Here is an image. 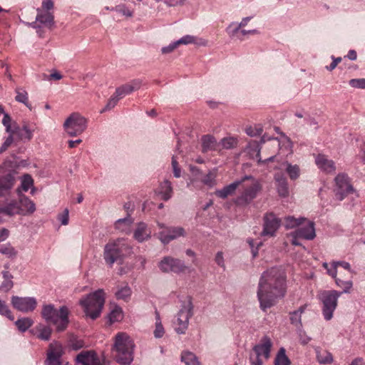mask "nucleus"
I'll return each mask as SVG.
<instances>
[{"label": "nucleus", "mask_w": 365, "mask_h": 365, "mask_svg": "<svg viewBox=\"0 0 365 365\" xmlns=\"http://www.w3.org/2000/svg\"><path fill=\"white\" fill-rule=\"evenodd\" d=\"M286 274L277 267H272L264 272L260 277L257 297L260 308L265 311L274 306L287 292Z\"/></svg>", "instance_id": "obj_1"}, {"label": "nucleus", "mask_w": 365, "mask_h": 365, "mask_svg": "<svg viewBox=\"0 0 365 365\" xmlns=\"http://www.w3.org/2000/svg\"><path fill=\"white\" fill-rule=\"evenodd\" d=\"M133 341L126 333L119 332L115 335L113 351L119 364L129 365L133 361Z\"/></svg>", "instance_id": "obj_2"}, {"label": "nucleus", "mask_w": 365, "mask_h": 365, "mask_svg": "<svg viewBox=\"0 0 365 365\" xmlns=\"http://www.w3.org/2000/svg\"><path fill=\"white\" fill-rule=\"evenodd\" d=\"M68 309L62 306L59 309L55 308L53 304H43L41 310V316L48 323L56 326L57 331H64L68 324Z\"/></svg>", "instance_id": "obj_3"}, {"label": "nucleus", "mask_w": 365, "mask_h": 365, "mask_svg": "<svg viewBox=\"0 0 365 365\" xmlns=\"http://www.w3.org/2000/svg\"><path fill=\"white\" fill-rule=\"evenodd\" d=\"M80 304L86 315L92 319L99 317L105 303V293L103 289H98L82 298Z\"/></svg>", "instance_id": "obj_4"}, {"label": "nucleus", "mask_w": 365, "mask_h": 365, "mask_svg": "<svg viewBox=\"0 0 365 365\" xmlns=\"http://www.w3.org/2000/svg\"><path fill=\"white\" fill-rule=\"evenodd\" d=\"M242 180L243 190L235 200V203L240 205L251 202L261 190L262 186L259 180L252 175H245Z\"/></svg>", "instance_id": "obj_5"}, {"label": "nucleus", "mask_w": 365, "mask_h": 365, "mask_svg": "<svg viewBox=\"0 0 365 365\" xmlns=\"http://www.w3.org/2000/svg\"><path fill=\"white\" fill-rule=\"evenodd\" d=\"M341 292L336 290L323 291L319 295V299L323 304L322 314L327 321L333 317V313L337 307V302Z\"/></svg>", "instance_id": "obj_6"}, {"label": "nucleus", "mask_w": 365, "mask_h": 365, "mask_svg": "<svg viewBox=\"0 0 365 365\" xmlns=\"http://www.w3.org/2000/svg\"><path fill=\"white\" fill-rule=\"evenodd\" d=\"M193 306L191 302H184L180 311L178 312L176 319L174 322L175 330L179 334L185 333L188 328L189 321L192 316Z\"/></svg>", "instance_id": "obj_7"}, {"label": "nucleus", "mask_w": 365, "mask_h": 365, "mask_svg": "<svg viewBox=\"0 0 365 365\" xmlns=\"http://www.w3.org/2000/svg\"><path fill=\"white\" fill-rule=\"evenodd\" d=\"M125 244L123 240H118L108 242L104 248V259L107 264L112 266L113 263L120 258Z\"/></svg>", "instance_id": "obj_8"}, {"label": "nucleus", "mask_w": 365, "mask_h": 365, "mask_svg": "<svg viewBox=\"0 0 365 365\" xmlns=\"http://www.w3.org/2000/svg\"><path fill=\"white\" fill-rule=\"evenodd\" d=\"M86 127V120L83 115H70L64 123V128L71 136L81 133Z\"/></svg>", "instance_id": "obj_9"}, {"label": "nucleus", "mask_w": 365, "mask_h": 365, "mask_svg": "<svg viewBox=\"0 0 365 365\" xmlns=\"http://www.w3.org/2000/svg\"><path fill=\"white\" fill-rule=\"evenodd\" d=\"M158 225L162 229V231L158 234V238L163 244H168L170 241L185 235V230L181 227H165L162 223H158Z\"/></svg>", "instance_id": "obj_10"}, {"label": "nucleus", "mask_w": 365, "mask_h": 365, "mask_svg": "<svg viewBox=\"0 0 365 365\" xmlns=\"http://www.w3.org/2000/svg\"><path fill=\"white\" fill-rule=\"evenodd\" d=\"M11 303L14 309L21 312H33L37 306L36 298L31 297L13 296Z\"/></svg>", "instance_id": "obj_11"}, {"label": "nucleus", "mask_w": 365, "mask_h": 365, "mask_svg": "<svg viewBox=\"0 0 365 365\" xmlns=\"http://www.w3.org/2000/svg\"><path fill=\"white\" fill-rule=\"evenodd\" d=\"M261 146L257 141H250L243 150L245 156L249 159L256 160L259 165L265 164L272 161L274 156H271L264 160L260 157Z\"/></svg>", "instance_id": "obj_12"}, {"label": "nucleus", "mask_w": 365, "mask_h": 365, "mask_svg": "<svg viewBox=\"0 0 365 365\" xmlns=\"http://www.w3.org/2000/svg\"><path fill=\"white\" fill-rule=\"evenodd\" d=\"M159 268L163 272L180 273L185 270L186 267L184 263L178 259L171 257H165L159 262Z\"/></svg>", "instance_id": "obj_13"}, {"label": "nucleus", "mask_w": 365, "mask_h": 365, "mask_svg": "<svg viewBox=\"0 0 365 365\" xmlns=\"http://www.w3.org/2000/svg\"><path fill=\"white\" fill-rule=\"evenodd\" d=\"M281 221L272 212H269L264 216L263 230L262 236L273 237L280 226Z\"/></svg>", "instance_id": "obj_14"}, {"label": "nucleus", "mask_w": 365, "mask_h": 365, "mask_svg": "<svg viewBox=\"0 0 365 365\" xmlns=\"http://www.w3.org/2000/svg\"><path fill=\"white\" fill-rule=\"evenodd\" d=\"M272 347V341L271 339L267 336H264L258 344L254 346L252 351L264 356V359H268L270 356Z\"/></svg>", "instance_id": "obj_15"}, {"label": "nucleus", "mask_w": 365, "mask_h": 365, "mask_svg": "<svg viewBox=\"0 0 365 365\" xmlns=\"http://www.w3.org/2000/svg\"><path fill=\"white\" fill-rule=\"evenodd\" d=\"M304 223V226L295 231V236L308 240H313L316 237L314 223L307 220Z\"/></svg>", "instance_id": "obj_16"}, {"label": "nucleus", "mask_w": 365, "mask_h": 365, "mask_svg": "<svg viewBox=\"0 0 365 365\" xmlns=\"http://www.w3.org/2000/svg\"><path fill=\"white\" fill-rule=\"evenodd\" d=\"M76 361L81 365H100L101 362L93 351H82L76 356Z\"/></svg>", "instance_id": "obj_17"}, {"label": "nucleus", "mask_w": 365, "mask_h": 365, "mask_svg": "<svg viewBox=\"0 0 365 365\" xmlns=\"http://www.w3.org/2000/svg\"><path fill=\"white\" fill-rule=\"evenodd\" d=\"M20 215H29L36 210L34 202L25 195L20 197L18 200Z\"/></svg>", "instance_id": "obj_18"}, {"label": "nucleus", "mask_w": 365, "mask_h": 365, "mask_svg": "<svg viewBox=\"0 0 365 365\" xmlns=\"http://www.w3.org/2000/svg\"><path fill=\"white\" fill-rule=\"evenodd\" d=\"M140 86V82L139 81H133L130 83H127L117 88L113 94L120 100L125 96L131 93L133 91L138 90Z\"/></svg>", "instance_id": "obj_19"}, {"label": "nucleus", "mask_w": 365, "mask_h": 365, "mask_svg": "<svg viewBox=\"0 0 365 365\" xmlns=\"http://www.w3.org/2000/svg\"><path fill=\"white\" fill-rule=\"evenodd\" d=\"M335 182L341 193H350L354 192V189L350 184L347 175L340 173L335 178Z\"/></svg>", "instance_id": "obj_20"}, {"label": "nucleus", "mask_w": 365, "mask_h": 365, "mask_svg": "<svg viewBox=\"0 0 365 365\" xmlns=\"http://www.w3.org/2000/svg\"><path fill=\"white\" fill-rule=\"evenodd\" d=\"M315 163L317 167L324 172L330 173L335 170V165L333 160H329L327 157L322 154L316 156Z\"/></svg>", "instance_id": "obj_21"}, {"label": "nucleus", "mask_w": 365, "mask_h": 365, "mask_svg": "<svg viewBox=\"0 0 365 365\" xmlns=\"http://www.w3.org/2000/svg\"><path fill=\"white\" fill-rule=\"evenodd\" d=\"M36 22L48 28H51L54 25V16L52 12L43 11L39 8L36 9Z\"/></svg>", "instance_id": "obj_22"}, {"label": "nucleus", "mask_w": 365, "mask_h": 365, "mask_svg": "<svg viewBox=\"0 0 365 365\" xmlns=\"http://www.w3.org/2000/svg\"><path fill=\"white\" fill-rule=\"evenodd\" d=\"M242 185V180H236L230 185L225 186L223 188L220 190H217L215 192L217 196L220 198L225 199L230 195H232L235 193L237 188Z\"/></svg>", "instance_id": "obj_23"}, {"label": "nucleus", "mask_w": 365, "mask_h": 365, "mask_svg": "<svg viewBox=\"0 0 365 365\" xmlns=\"http://www.w3.org/2000/svg\"><path fill=\"white\" fill-rule=\"evenodd\" d=\"M18 200H10L7 202L4 206L0 207V214H4L8 216H14L20 215Z\"/></svg>", "instance_id": "obj_24"}, {"label": "nucleus", "mask_w": 365, "mask_h": 365, "mask_svg": "<svg viewBox=\"0 0 365 365\" xmlns=\"http://www.w3.org/2000/svg\"><path fill=\"white\" fill-rule=\"evenodd\" d=\"M151 232L148 229L146 224L140 222L134 232V238L141 242L150 237Z\"/></svg>", "instance_id": "obj_25"}, {"label": "nucleus", "mask_w": 365, "mask_h": 365, "mask_svg": "<svg viewBox=\"0 0 365 365\" xmlns=\"http://www.w3.org/2000/svg\"><path fill=\"white\" fill-rule=\"evenodd\" d=\"M173 193V188L171 183L168 180L163 182L158 189L156 190V194L164 200H169Z\"/></svg>", "instance_id": "obj_26"}, {"label": "nucleus", "mask_w": 365, "mask_h": 365, "mask_svg": "<svg viewBox=\"0 0 365 365\" xmlns=\"http://www.w3.org/2000/svg\"><path fill=\"white\" fill-rule=\"evenodd\" d=\"M276 187L280 197H286L289 195L288 185L284 176H275Z\"/></svg>", "instance_id": "obj_27"}, {"label": "nucleus", "mask_w": 365, "mask_h": 365, "mask_svg": "<svg viewBox=\"0 0 365 365\" xmlns=\"http://www.w3.org/2000/svg\"><path fill=\"white\" fill-rule=\"evenodd\" d=\"M281 137L279 139L277 138H273L274 140V144L277 145L279 147L280 150H286L287 152V154H292V143L291 142L290 139L285 135L284 133H280Z\"/></svg>", "instance_id": "obj_28"}, {"label": "nucleus", "mask_w": 365, "mask_h": 365, "mask_svg": "<svg viewBox=\"0 0 365 365\" xmlns=\"http://www.w3.org/2000/svg\"><path fill=\"white\" fill-rule=\"evenodd\" d=\"M307 307V304L299 307L297 310L290 312V322L291 324L297 326H302V314L305 312Z\"/></svg>", "instance_id": "obj_29"}, {"label": "nucleus", "mask_w": 365, "mask_h": 365, "mask_svg": "<svg viewBox=\"0 0 365 365\" xmlns=\"http://www.w3.org/2000/svg\"><path fill=\"white\" fill-rule=\"evenodd\" d=\"M14 177L12 174H8L0 182V197L10 190L14 184Z\"/></svg>", "instance_id": "obj_30"}, {"label": "nucleus", "mask_w": 365, "mask_h": 365, "mask_svg": "<svg viewBox=\"0 0 365 365\" xmlns=\"http://www.w3.org/2000/svg\"><path fill=\"white\" fill-rule=\"evenodd\" d=\"M2 276L4 281L0 285V290L6 292L11 289L14 286L13 275L9 271L4 270L2 272Z\"/></svg>", "instance_id": "obj_31"}, {"label": "nucleus", "mask_w": 365, "mask_h": 365, "mask_svg": "<svg viewBox=\"0 0 365 365\" xmlns=\"http://www.w3.org/2000/svg\"><path fill=\"white\" fill-rule=\"evenodd\" d=\"M317 359L320 364H330L333 361V357L330 352L319 348L316 349Z\"/></svg>", "instance_id": "obj_32"}, {"label": "nucleus", "mask_w": 365, "mask_h": 365, "mask_svg": "<svg viewBox=\"0 0 365 365\" xmlns=\"http://www.w3.org/2000/svg\"><path fill=\"white\" fill-rule=\"evenodd\" d=\"M131 294L132 291L130 287L128 284H125L119 287L115 292V295L117 299L128 301L130 299Z\"/></svg>", "instance_id": "obj_33"}, {"label": "nucleus", "mask_w": 365, "mask_h": 365, "mask_svg": "<svg viewBox=\"0 0 365 365\" xmlns=\"http://www.w3.org/2000/svg\"><path fill=\"white\" fill-rule=\"evenodd\" d=\"M291 361L286 354V350L281 347L274 359V365H290Z\"/></svg>", "instance_id": "obj_34"}, {"label": "nucleus", "mask_w": 365, "mask_h": 365, "mask_svg": "<svg viewBox=\"0 0 365 365\" xmlns=\"http://www.w3.org/2000/svg\"><path fill=\"white\" fill-rule=\"evenodd\" d=\"M286 172L291 180H296L299 177L300 170L297 165H292L288 162L284 163Z\"/></svg>", "instance_id": "obj_35"}, {"label": "nucleus", "mask_w": 365, "mask_h": 365, "mask_svg": "<svg viewBox=\"0 0 365 365\" xmlns=\"http://www.w3.org/2000/svg\"><path fill=\"white\" fill-rule=\"evenodd\" d=\"M33 323V320L29 317H23L15 322L16 326L21 332L26 331L32 326Z\"/></svg>", "instance_id": "obj_36"}, {"label": "nucleus", "mask_w": 365, "mask_h": 365, "mask_svg": "<svg viewBox=\"0 0 365 365\" xmlns=\"http://www.w3.org/2000/svg\"><path fill=\"white\" fill-rule=\"evenodd\" d=\"M220 144L224 149H233L237 146L238 139L233 136L225 137L221 140Z\"/></svg>", "instance_id": "obj_37"}, {"label": "nucleus", "mask_w": 365, "mask_h": 365, "mask_svg": "<svg viewBox=\"0 0 365 365\" xmlns=\"http://www.w3.org/2000/svg\"><path fill=\"white\" fill-rule=\"evenodd\" d=\"M181 361L185 365H200L195 355L190 351H185L182 354Z\"/></svg>", "instance_id": "obj_38"}, {"label": "nucleus", "mask_w": 365, "mask_h": 365, "mask_svg": "<svg viewBox=\"0 0 365 365\" xmlns=\"http://www.w3.org/2000/svg\"><path fill=\"white\" fill-rule=\"evenodd\" d=\"M123 319V312L119 307H115L108 314V319L110 323L120 322Z\"/></svg>", "instance_id": "obj_39"}, {"label": "nucleus", "mask_w": 365, "mask_h": 365, "mask_svg": "<svg viewBox=\"0 0 365 365\" xmlns=\"http://www.w3.org/2000/svg\"><path fill=\"white\" fill-rule=\"evenodd\" d=\"M47 354H53V356L61 357L63 354L62 344L58 341H53L49 344Z\"/></svg>", "instance_id": "obj_40"}, {"label": "nucleus", "mask_w": 365, "mask_h": 365, "mask_svg": "<svg viewBox=\"0 0 365 365\" xmlns=\"http://www.w3.org/2000/svg\"><path fill=\"white\" fill-rule=\"evenodd\" d=\"M305 221L306 219L303 217L295 218L294 217H287L285 218V226L287 229L294 228L304 224Z\"/></svg>", "instance_id": "obj_41"}, {"label": "nucleus", "mask_w": 365, "mask_h": 365, "mask_svg": "<svg viewBox=\"0 0 365 365\" xmlns=\"http://www.w3.org/2000/svg\"><path fill=\"white\" fill-rule=\"evenodd\" d=\"M165 334L164 328L161 323L160 314L155 312V329L154 330V336L155 338H161Z\"/></svg>", "instance_id": "obj_42"}, {"label": "nucleus", "mask_w": 365, "mask_h": 365, "mask_svg": "<svg viewBox=\"0 0 365 365\" xmlns=\"http://www.w3.org/2000/svg\"><path fill=\"white\" fill-rule=\"evenodd\" d=\"M0 253L6 255L9 258H14L16 255V252L9 244L0 243Z\"/></svg>", "instance_id": "obj_43"}, {"label": "nucleus", "mask_w": 365, "mask_h": 365, "mask_svg": "<svg viewBox=\"0 0 365 365\" xmlns=\"http://www.w3.org/2000/svg\"><path fill=\"white\" fill-rule=\"evenodd\" d=\"M216 144V140L214 137L211 135H204L202 138V145L204 151L211 150Z\"/></svg>", "instance_id": "obj_44"}, {"label": "nucleus", "mask_w": 365, "mask_h": 365, "mask_svg": "<svg viewBox=\"0 0 365 365\" xmlns=\"http://www.w3.org/2000/svg\"><path fill=\"white\" fill-rule=\"evenodd\" d=\"M132 220L130 218L119 219L115 222V227L122 232H127L130 230Z\"/></svg>", "instance_id": "obj_45"}, {"label": "nucleus", "mask_w": 365, "mask_h": 365, "mask_svg": "<svg viewBox=\"0 0 365 365\" xmlns=\"http://www.w3.org/2000/svg\"><path fill=\"white\" fill-rule=\"evenodd\" d=\"M262 132V127L259 124L250 125L247 126L245 128V133L251 137L259 135Z\"/></svg>", "instance_id": "obj_46"}, {"label": "nucleus", "mask_w": 365, "mask_h": 365, "mask_svg": "<svg viewBox=\"0 0 365 365\" xmlns=\"http://www.w3.org/2000/svg\"><path fill=\"white\" fill-rule=\"evenodd\" d=\"M38 337L41 340L48 341L51 335V329L49 327L40 325L38 327Z\"/></svg>", "instance_id": "obj_47"}, {"label": "nucleus", "mask_w": 365, "mask_h": 365, "mask_svg": "<svg viewBox=\"0 0 365 365\" xmlns=\"http://www.w3.org/2000/svg\"><path fill=\"white\" fill-rule=\"evenodd\" d=\"M16 97L15 99L18 102L22 103L25 104L27 107H29L28 102V93L21 88H17L16 89Z\"/></svg>", "instance_id": "obj_48"}, {"label": "nucleus", "mask_w": 365, "mask_h": 365, "mask_svg": "<svg viewBox=\"0 0 365 365\" xmlns=\"http://www.w3.org/2000/svg\"><path fill=\"white\" fill-rule=\"evenodd\" d=\"M336 285L343 289L342 293H349L352 288L353 283L351 280L344 281L340 278H336L335 279Z\"/></svg>", "instance_id": "obj_49"}, {"label": "nucleus", "mask_w": 365, "mask_h": 365, "mask_svg": "<svg viewBox=\"0 0 365 365\" xmlns=\"http://www.w3.org/2000/svg\"><path fill=\"white\" fill-rule=\"evenodd\" d=\"M21 187L24 192H27L30 188L34 187V180L30 175L26 174L23 175Z\"/></svg>", "instance_id": "obj_50"}, {"label": "nucleus", "mask_w": 365, "mask_h": 365, "mask_svg": "<svg viewBox=\"0 0 365 365\" xmlns=\"http://www.w3.org/2000/svg\"><path fill=\"white\" fill-rule=\"evenodd\" d=\"M267 359H264V356L257 354V352L252 351L250 355V362L251 365H263L264 362Z\"/></svg>", "instance_id": "obj_51"}, {"label": "nucleus", "mask_w": 365, "mask_h": 365, "mask_svg": "<svg viewBox=\"0 0 365 365\" xmlns=\"http://www.w3.org/2000/svg\"><path fill=\"white\" fill-rule=\"evenodd\" d=\"M323 267L327 269L328 274L331 276L335 279H336V278H337V277H336L337 266H336V263H335L334 261L331 262L330 267H329V264L327 262H324Z\"/></svg>", "instance_id": "obj_52"}, {"label": "nucleus", "mask_w": 365, "mask_h": 365, "mask_svg": "<svg viewBox=\"0 0 365 365\" xmlns=\"http://www.w3.org/2000/svg\"><path fill=\"white\" fill-rule=\"evenodd\" d=\"M19 135L21 139L30 140L33 137V131L24 125L19 130Z\"/></svg>", "instance_id": "obj_53"}, {"label": "nucleus", "mask_w": 365, "mask_h": 365, "mask_svg": "<svg viewBox=\"0 0 365 365\" xmlns=\"http://www.w3.org/2000/svg\"><path fill=\"white\" fill-rule=\"evenodd\" d=\"M119 99L113 94L108 101V103L105 106V107L101 110V112H108L110 111L112 108H113Z\"/></svg>", "instance_id": "obj_54"}, {"label": "nucleus", "mask_w": 365, "mask_h": 365, "mask_svg": "<svg viewBox=\"0 0 365 365\" xmlns=\"http://www.w3.org/2000/svg\"><path fill=\"white\" fill-rule=\"evenodd\" d=\"M0 314L4 315L11 320H14V317L11 312L8 309L5 302L0 299Z\"/></svg>", "instance_id": "obj_55"}, {"label": "nucleus", "mask_w": 365, "mask_h": 365, "mask_svg": "<svg viewBox=\"0 0 365 365\" xmlns=\"http://www.w3.org/2000/svg\"><path fill=\"white\" fill-rule=\"evenodd\" d=\"M46 365H61V357L53 356V354H47Z\"/></svg>", "instance_id": "obj_56"}, {"label": "nucleus", "mask_w": 365, "mask_h": 365, "mask_svg": "<svg viewBox=\"0 0 365 365\" xmlns=\"http://www.w3.org/2000/svg\"><path fill=\"white\" fill-rule=\"evenodd\" d=\"M349 83L353 88L365 89V78L351 79Z\"/></svg>", "instance_id": "obj_57"}, {"label": "nucleus", "mask_w": 365, "mask_h": 365, "mask_svg": "<svg viewBox=\"0 0 365 365\" xmlns=\"http://www.w3.org/2000/svg\"><path fill=\"white\" fill-rule=\"evenodd\" d=\"M111 10L115 11L116 12L120 13L124 16L128 17H131L133 16V12L130 11L125 5H118L115 8H113Z\"/></svg>", "instance_id": "obj_58"}, {"label": "nucleus", "mask_w": 365, "mask_h": 365, "mask_svg": "<svg viewBox=\"0 0 365 365\" xmlns=\"http://www.w3.org/2000/svg\"><path fill=\"white\" fill-rule=\"evenodd\" d=\"M240 24L237 25L235 23H232L227 28L228 32L231 36H239L240 34Z\"/></svg>", "instance_id": "obj_59"}, {"label": "nucleus", "mask_w": 365, "mask_h": 365, "mask_svg": "<svg viewBox=\"0 0 365 365\" xmlns=\"http://www.w3.org/2000/svg\"><path fill=\"white\" fill-rule=\"evenodd\" d=\"M195 40V38L194 36H190V35H186V36L182 37L181 38H180L179 40L176 41V42L178 43V46H179L180 44L187 45V44L194 43Z\"/></svg>", "instance_id": "obj_60"}, {"label": "nucleus", "mask_w": 365, "mask_h": 365, "mask_svg": "<svg viewBox=\"0 0 365 365\" xmlns=\"http://www.w3.org/2000/svg\"><path fill=\"white\" fill-rule=\"evenodd\" d=\"M299 339L302 344H307L311 341V337L307 336L304 331L299 329L298 331Z\"/></svg>", "instance_id": "obj_61"}, {"label": "nucleus", "mask_w": 365, "mask_h": 365, "mask_svg": "<svg viewBox=\"0 0 365 365\" xmlns=\"http://www.w3.org/2000/svg\"><path fill=\"white\" fill-rule=\"evenodd\" d=\"M2 123L6 127V130L7 132L13 133L14 130L12 129L11 127V119L10 115H4V118L2 120Z\"/></svg>", "instance_id": "obj_62"}, {"label": "nucleus", "mask_w": 365, "mask_h": 365, "mask_svg": "<svg viewBox=\"0 0 365 365\" xmlns=\"http://www.w3.org/2000/svg\"><path fill=\"white\" fill-rule=\"evenodd\" d=\"M41 9L43 11L51 12L50 11L53 9V2L52 0H43L42 1V5Z\"/></svg>", "instance_id": "obj_63"}, {"label": "nucleus", "mask_w": 365, "mask_h": 365, "mask_svg": "<svg viewBox=\"0 0 365 365\" xmlns=\"http://www.w3.org/2000/svg\"><path fill=\"white\" fill-rule=\"evenodd\" d=\"M14 139L13 137L10 135L6 138L1 147L0 148V153L6 150L13 143Z\"/></svg>", "instance_id": "obj_64"}]
</instances>
